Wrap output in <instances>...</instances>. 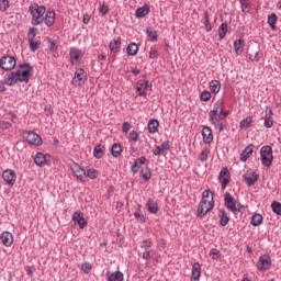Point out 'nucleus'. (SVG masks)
I'll return each instance as SVG.
<instances>
[{"label":"nucleus","instance_id":"f257e3e1","mask_svg":"<svg viewBox=\"0 0 281 281\" xmlns=\"http://www.w3.org/2000/svg\"><path fill=\"white\" fill-rule=\"evenodd\" d=\"M29 10L33 16L31 21L32 25H41V23H45L47 27L54 25L56 21V12L46 11L45 5H38L36 3L31 4Z\"/></svg>","mask_w":281,"mask_h":281},{"label":"nucleus","instance_id":"f03ea898","mask_svg":"<svg viewBox=\"0 0 281 281\" xmlns=\"http://www.w3.org/2000/svg\"><path fill=\"white\" fill-rule=\"evenodd\" d=\"M32 78V65L21 64L18 66L16 71H11L5 75V85L8 87H14L16 82H30Z\"/></svg>","mask_w":281,"mask_h":281},{"label":"nucleus","instance_id":"7ed1b4c3","mask_svg":"<svg viewBox=\"0 0 281 281\" xmlns=\"http://www.w3.org/2000/svg\"><path fill=\"white\" fill-rule=\"evenodd\" d=\"M214 210V196L212 195L211 200H201L198 205L196 216L203 218L209 212Z\"/></svg>","mask_w":281,"mask_h":281},{"label":"nucleus","instance_id":"20e7f679","mask_svg":"<svg viewBox=\"0 0 281 281\" xmlns=\"http://www.w3.org/2000/svg\"><path fill=\"white\" fill-rule=\"evenodd\" d=\"M260 158L262 166L269 168L271 164H273V148L269 145L262 146L260 149Z\"/></svg>","mask_w":281,"mask_h":281},{"label":"nucleus","instance_id":"39448f33","mask_svg":"<svg viewBox=\"0 0 281 281\" xmlns=\"http://www.w3.org/2000/svg\"><path fill=\"white\" fill-rule=\"evenodd\" d=\"M22 137L32 146H43V138H41V135L36 134L34 131L23 132Z\"/></svg>","mask_w":281,"mask_h":281},{"label":"nucleus","instance_id":"423d86ee","mask_svg":"<svg viewBox=\"0 0 281 281\" xmlns=\"http://www.w3.org/2000/svg\"><path fill=\"white\" fill-rule=\"evenodd\" d=\"M224 205L226 210H228L229 212H233V214L235 215H237L238 212H240V209L236 206V198L232 196V193L229 192H226L224 194Z\"/></svg>","mask_w":281,"mask_h":281},{"label":"nucleus","instance_id":"0eeeda50","mask_svg":"<svg viewBox=\"0 0 281 281\" xmlns=\"http://www.w3.org/2000/svg\"><path fill=\"white\" fill-rule=\"evenodd\" d=\"M14 67H16V58L14 56L7 55L0 58V68L3 71H12Z\"/></svg>","mask_w":281,"mask_h":281},{"label":"nucleus","instance_id":"6e6552de","mask_svg":"<svg viewBox=\"0 0 281 281\" xmlns=\"http://www.w3.org/2000/svg\"><path fill=\"white\" fill-rule=\"evenodd\" d=\"M223 111H224L223 100L216 101L213 110H211L209 113L210 122H212V124H214V122H218V117L216 115H218L220 113H223Z\"/></svg>","mask_w":281,"mask_h":281},{"label":"nucleus","instance_id":"1a4fd4ad","mask_svg":"<svg viewBox=\"0 0 281 281\" xmlns=\"http://www.w3.org/2000/svg\"><path fill=\"white\" fill-rule=\"evenodd\" d=\"M257 269L259 271H268V269H271V257H269V255L261 256L257 262Z\"/></svg>","mask_w":281,"mask_h":281},{"label":"nucleus","instance_id":"9d476101","mask_svg":"<svg viewBox=\"0 0 281 281\" xmlns=\"http://www.w3.org/2000/svg\"><path fill=\"white\" fill-rule=\"evenodd\" d=\"M2 179L8 186H14L16 183V172L12 169H5L2 172Z\"/></svg>","mask_w":281,"mask_h":281},{"label":"nucleus","instance_id":"9b49d317","mask_svg":"<svg viewBox=\"0 0 281 281\" xmlns=\"http://www.w3.org/2000/svg\"><path fill=\"white\" fill-rule=\"evenodd\" d=\"M150 85L148 83V80L140 79L136 83V93L139 95V98H146V89H148Z\"/></svg>","mask_w":281,"mask_h":281},{"label":"nucleus","instance_id":"f8f14e48","mask_svg":"<svg viewBox=\"0 0 281 281\" xmlns=\"http://www.w3.org/2000/svg\"><path fill=\"white\" fill-rule=\"evenodd\" d=\"M220 182L222 183V190H225L229 186L231 175L227 168H223L218 175Z\"/></svg>","mask_w":281,"mask_h":281},{"label":"nucleus","instance_id":"ddd939ff","mask_svg":"<svg viewBox=\"0 0 281 281\" xmlns=\"http://www.w3.org/2000/svg\"><path fill=\"white\" fill-rule=\"evenodd\" d=\"M52 156L49 155H44L43 153H37L35 158H34V164L36 166L43 167V166H49V159Z\"/></svg>","mask_w":281,"mask_h":281},{"label":"nucleus","instance_id":"4468645a","mask_svg":"<svg viewBox=\"0 0 281 281\" xmlns=\"http://www.w3.org/2000/svg\"><path fill=\"white\" fill-rule=\"evenodd\" d=\"M72 221L75 223H78L80 229H85V227H87V220H85V213L83 212H80V211H77L74 213L72 215Z\"/></svg>","mask_w":281,"mask_h":281},{"label":"nucleus","instance_id":"2eb2a0df","mask_svg":"<svg viewBox=\"0 0 281 281\" xmlns=\"http://www.w3.org/2000/svg\"><path fill=\"white\" fill-rule=\"evenodd\" d=\"M70 170L71 172H74L75 177H77V179H79L80 181H82L87 176V171L76 162L71 165Z\"/></svg>","mask_w":281,"mask_h":281},{"label":"nucleus","instance_id":"dca6fc26","mask_svg":"<svg viewBox=\"0 0 281 281\" xmlns=\"http://www.w3.org/2000/svg\"><path fill=\"white\" fill-rule=\"evenodd\" d=\"M0 240L2 245H4V247H12V245L14 244V236L10 232H3L0 235Z\"/></svg>","mask_w":281,"mask_h":281},{"label":"nucleus","instance_id":"f3484780","mask_svg":"<svg viewBox=\"0 0 281 281\" xmlns=\"http://www.w3.org/2000/svg\"><path fill=\"white\" fill-rule=\"evenodd\" d=\"M247 54H248L249 60H256L258 63V60H260V58L258 57L260 54V46L258 45L249 46Z\"/></svg>","mask_w":281,"mask_h":281},{"label":"nucleus","instance_id":"a211bd4d","mask_svg":"<svg viewBox=\"0 0 281 281\" xmlns=\"http://www.w3.org/2000/svg\"><path fill=\"white\" fill-rule=\"evenodd\" d=\"M202 137L204 144H212L214 142V135L212 134V128L205 126L202 128Z\"/></svg>","mask_w":281,"mask_h":281},{"label":"nucleus","instance_id":"6ab92c4d","mask_svg":"<svg viewBox=\"0 0 281 281\" xmlns=\"http://www.w3.org/2000/svg\"><path fill=\"white\" fill-rule=\"evenodd\" d=\"M122 49V37L114 38L110 42V50L112 54H120Z\"/></svg>","mask_w":281,"mask_h":281},{"label":"nucleus","instance_id":"aec40b11","mask_svg":"<svg viewBox=\"0 0 281 281\" xmlns=\"http://www.w3.org/2000/svg\"><path fill=\"white\" fill-rule=\"evenodd\" d=\"M150 13V7L148 4H144L143 7H139L135 11L136 19H144V16H148Z\"/></svg>","mask_w":281,"mask_h":281},{"label":"nucleus","instance_id":"412c9836","mask_svg":"<svg viewBox=\"0 0 281 281\" xmlns=\"http://www.w3.org/2000/svg\"><path fill=\"white\" fill-rule=\"evenodd\" d=\"M105 276L108 281H124V273L121 271H108Z\"/></svg>","mask_w":281,"mask_h":281},{"label":"nucleus","instance_id":"4be33fe9","mask_svg":"<svg viewBox=\"0 0 281 281\" xmlns=\"http://www.w3.org/2000/svg\"><path fill=\"white\" fill-rule=\"evenodd\" d=\"M69 56H70L71 64L78 65V63H80V57L82 56V52H80L77 48H71Z\"/></svg>","mask_w":281,"mask_h":281},{"label":"nucleus","instance_id":"5701e85b","mask_svg":"<svg viewBox=\"0 0 281 281\" xmlns=\"http://www.w3.org/2000/svg\"><path fill=\"white\" fill-rule=\"evenodd\" d=\"M254 144L248 145L240 155V161H247V159L254 155Z\"/></svg>","mask_w":281,"mask_h":281},{"label":"nucleus","instance_id":"b1692460","mask_svg":"<svg viewBox=\"0 0 281 281\" xmlns=\"http://www.w3.org/2000/svg\"><path fill=\"white\" fill-rule=\"evenodd\" d=\"M191 278L194 281H199L201 278V265L199 262L193 263L192 271H191Z\"/></svg>","mask_w":281,"mask_h":281},{"label":"nucleus","instance_id":"393cba45","mask_svg":"<svg viewBox=\"0 0 281 281\" xmlns=\"http://www.w3.org/2000/svg\"><path fill=\"white\" fill-rule=\"evenodd\" d=\"M234 49H235L236 56H240L245 49V40L239 38V40L235 41Z\"/></svg>","mask_w":281,"mask_h":281},{"label":"nucleus","instance_id":"a878e982","mask_svg":"<svg viewBox=\"0 0 281 281\" xmlns=\"http://www.w3.org/2000/svg\"><path fill=\"white\" fill-rule=\"evenodd\" d=\"M146 207L149 214H157L159 212V205L153 199H148L146 202Z\"/></svg>","mask_w":281,"mask_h":281},{"label":"nucleus","instance_id":"bb28decb","mask_svg":"<svg viewBox=\"0 0 281 281\" xmlns=\"http://www.w3.org/2000/svg\"><path fill=\"white\" fill-rule=\"evenodd\" d=\"M218 218H220V225L222 227H226V225L229 223V216L227 215V212H225V210L218 211Z\"/></svg>","mask_w":281,"mask_h":281},{"label":"nucleus","instance_id":"cd10ccee","mask_svg":"<svg viewBox=\"0 0 281 281\" xmlns=\"http://www.w3.org/2000/svg\"><path fill=\"white\" fill-rule=\"evenodd\" d=\"M165 150H170V142L166 140L160 146H157L154 149V155L159 156L161 155Z\"/></svg>","mask_w":281,"mask_h":281},{"label":"nucleus","instance_id":"c85d7f7f","mask_svg":"<svg viewBox=\"0 0 281 281\" xmlns=\"http://www.w3.org/2000/svg\"><path fill=\"white\" fill-rule=\"evenodd\" d=\"M134 218L139 223H146V216L142 212V204H137L136 211L134 212Z\"/></svg>","mask_w":281,"mask_h":281},{"label":"nucleus","instance_id":"c756f323","mask_svg":"<svg viewBox=\"0 0 281 281\" xmlns=\"http://www.w3.org/2000/svg\"><path fill=\"white\" fill-rule=\"evenodd\" d=\"M244 181H246L247 186H254L256 181H258L259 176L256 172L250 173V176L244 175Z\"/></svg>","mask_w":281,"mask_h":281},{"label":"nucleus","instance_id":"7c9ffc66","mask_svg":"<svg viewBox=\"0 0 281 281\" xmlns=\"http://www.w3.org/2000/svg\"><path fill=\"white\" fill-rule=\"evenodd\" d=\"M272 115H273V111L271 109H269L268 113L265 116L263 125L266 126V128H272L273 127V117H271Z\"/></svg>","mask_w":281,"mask_h":281},{"label":"nucleus","instance_id":"2f4dec72","mask_svg":"<svg viewBox=\"0 0 281 281\" xmlns=\"http://www.w3.org/2000/svg\"><path fill=\"white\" fill-rule=\"evenodd\" d=\"M147 128L151 134L157 133L159 131V121H157V119L150 120L147 124Z\"/></svg>","mask_w":281,"mask_h":281},{"label":"nucleus","instance_id":"473e14b6","mask_svg":"<svg viewBox=\"0 0 281 281\" xmlns=\"http://www.w3.org/2000/svg\"><path fill=\"white\" fill-rule=\"evenodd\" d=\"M137 52H139V46L136 43L127 45L126 53L128 56H137Z\"/></svg>","mask_w":281,"mask_h":281},{"label":"nucleus","instance_id":"72a5a7b5","mask_svg":"<svg viewBox=\"0 0 281 281\" xmlns=\"http://www.w3.org/2000/svg\"><path fill=\"white\" fill-rule=\"evenodd\" d=\"M112 157H120L122 155V145L120 143H114L111 148Z\"/></svg>","mask_w":281,"mask_h":281},{"label":"nucleus","instance_id":"f704fd0d","mask_svg":"<svg viewBox=\"0 0 281 281\" xmlns=\"http://www.w3.org/2000/svg\"><path fill=\"white\" fill-rule=\"evenodd\" d=\"M93 156L95 159H102V157H104V146L97 145L93 149Z\"/></svg>","mask_w":281,"mask_h":281},{"label":"nucleus","instance_id":"c9c22d12","mask_svg":"<svg viewBox=\"0 0 281 281\" xmlns=\"http://www.w3.org/2000/svg\"><path fill=\"white\" fill-rule=\"evenodd\" d=\"M252 123H254V117L247 116L246 119H244L243 121H240V123H239V128H240L241 131L245 130V128H249Z\"/></svg>","mask_w":281,"mask_h":281},{"label":"nucleus","instance_id":"e433bc0d","mask_svg":"<svg viewBox=\"0 0 281 281\" xmlns=\"http://www.w3.org/2000/svg\"><path fill=\"white\" fill-rule=\"evenodd\" d=\"M250 224L252 225V227H258L262 225V216L260 215V213L252 215Z\"/></svg>","mask_w":281,"mask_h":281},{"label":"nucleus","instance_id":"4c0bfd02","mask_svg":"<svg viewBox=\"0 0 281 281\" xmlns=\"http://www.w3.org/2000/svg\"><path fill=\"white\" fill-rule=\"evenodd\" d=\"M209 87H210V90L213 92V93H218V91H221V81L218 80H212L210 83H209Z\"/></svg>","mask_w":281,"mask_h":281},{"label":"nucleus","instance_id":"58836bf2","mask_svg":"<svg viewBox=\"0 0 281 281\" xmlns=\"http://www.w3.org/2000/svg\"><path fill=\"white\" fill-rule=\"evenodd\" d=\"M276 23H278V15L276 13L268 15V25L271 30H276Z\"/></svg>","mask_w":281,"mask_h":281},{"label":"nucleus","instance_id":"ea45409f","mask_svg":"<svg viewBox=\"0 0 281 281\" xmlns=\"http://www.w3.org/2000/svg\"><path fill=\"white\" fill-rule=\"evenodd\" d=\"M146 34L150 38L151 43H157V40H158L157 31H153L151 27H148L146 30Z\"/></svg>","mask_w":281,"mask_h":281},{"label":"nucleus","instance_id":"a19ab883","mask_svg":"<svg viewBox=\"0 0 281 281\" xmlns=\"http://www.w3.org/2000/svg\"><path fill=\"white\" fill-rule=\"evenodd\" d=\"M77 78L78 82H85V69L78 68L75 72V79Z\"/></svg>","mask_w":281,"mask_h":281},{"label":"nucleus","instance_id":"79ce46f5","mask_svg":"<svg viewBox=\"0 0 281 281\" xmlns=\"http://www.w3.org/2000/svg\"><path fill=\"white\" fill-rule=\"evenodd\" d=\"M227 34V23H222L218 27V36L221 40L225 38Z\"/></svg>","mask_w":281,"mask_h":281},{"label":"nucleus","instance_id":"37998d69","mask_svg":"<svg viewBox=\"0 0 281 281\" xmlns=\"http://www.w3.org/2000/svg\"><path fill=\"white\" fill-rule=\"evenodd\" d=\"M271 207H272V212H274V214H277V216H281V204L280 202H272L271 204Z\"/></svg>","mask_w":281,"mask_h":281},{"label":"nucleus","instance_id":"c03bdc74","mask_svg":"<svg viewBox=\"0 0 281 281\" xmlns=\"http://www.w3.org/2000/svg\"><path fill=\"white\" fill-rule=\"evenodd\" d=\"M209 157H210V149H209V148H204V149L200 153V155H199L200 161H207Z\"/></svg>","mask_w":281,"mask_h":281},{"label":"nucleus","instance_id":"a18cd8bd","mask_svg":"<svg viewBox=\"0 0 281 281\" xmlns=\"http://www.w3.org/2000/svg\"><path fill=\"white\" fill-rule=\"evenodd\" d=\"M29 45L31 52H36L41 47V42L40 41H34V40H29Z\"/></svg>","mask_w":281,"mask_h":281},{"label":"nucleus","instance_id":"49530a36","mask_svg":"<svg viewBox=\"0 0 281 281\" xmlns=\"http://www.w3.org/2000/svg\"><path fill=\"white\" fill-rule=\"evenodd\" d=\"M204 25H205V30L206 32H212V24L210 23V13H207V11L204 12Z\"/></svg>","mask_w":281,"mask_h":281},{"label":"nucleus","instance_id":"de8ad7c7","mask_svg":"<svg viewBox=\"0 0 281 281\" xmlns=\"http://www.w3.org/2000/svg\"><path fill=\"white\" fill-rule=\"evenodd\" d=\"M48 43V49L49 52H58V44L56 43V41H53L52 38L47 40Z\"/></svg>","mask_w":281,"mask_h":281},{"label":"nucleus","instance_id":"09e8293b","mask_svg":"<svg viewBox=\"0 0 281 281\" xmlns=\"http://www.w3.org/2000/svg\"><path fill=\"white\" fill-rule=\"evenodd\" d=\"M36 34H38V29L31 27L27 33L29 41H34V38H36Z\"/></svg>","mask_w":281,"mask_h":281},{"label":"nucleus","instance_id":"8fccbe9b","mask_svg":"<svg viewBox=\"0 0 281 281\" xmlns=\"http://www.w3.org/2000/svg\"><path fill=\"white\" fill-rule=\"evenodd\" d=\"M140 177L144 179V181H150V177H151L150 169L148 168H146L145 170L143 169L140 171Z\"/></svg>","mask_w":281,"mask_h":281},{"label":"nucleus","instance_id":"3c124183","mask_svg":"<svg viewBox=\"0 0 281 281\" xmlns=\"http://www.w3.org/2000/svg\"><path fill=\"white\" fill-rule=\"evenodd\" d=\"M211 98H212V93L210 91H203L200 95V100L202 102H210Z\"/></svg>","mask_w":281,"mask_h":281},{"label":"nucleus","instance_id":"603ef678","mask_svg":"<svg viewBox=\"0 0 281 281\" xmlns=\"http://www.w3.org/2000/svg\"><path fill=\"white\" fill-rule=\"evenodd\" d=\"M153 247V241L145 239L140 244V249H144L145 251H148Z\"/></svg>","mask_w":281,"mask_h":281},{"label":"nucleus","instance_id":"864d4df0","mask_svg":"<svg viewBox=\"0 0 281 281\" xmlns=\"http://www.w3.org/2000/svg\"><path fill=\"white\" fill-rule=\"evenodd\" d=\"M239 3L241 5L243 12H249L250 10L249 0H239Z\"/></svg>","mask_w":281,"mask_h":281},{"label":"nucleus","instance_id":"5fc2aeb1","mask_svg":"<svg viewBox=\"0 0 281 281\" xmlns=\"http://www.w3.org/2000/svg\"><path fill=\"white\" fill-rule=\"evenodd\" d=\"M210 257L212 258V260H218V258H221V251H218V249L213 248L210 251Z\"/></svg>","mask_w":281,"mask_h":281},{"label":"nucleus","instance_id":"6e6d98bb","mask_svg":"<svg viewBox=\"0 0 281 281\" xmlns=\"http://www.w3.org/2000/svg\"><path fill=\"white\" fill-rule=\"evenodd\" d=\"M86 177H89V179H98V170L88 169L86 172Z\"/></svg>","mask_w":281,"mask_h":281},{"label":"nucleus","instance_id":"4d7b16f0","mask_svg":"<svg viewBox=\"0 0 281 281\" xmlns=\"http://www.w3.org/2000/svg\"><path fill=\"white\" fill-rule=\"evenodd\" d=\"M91 269H93V266L88 261L81 266V271H83V273H90Z\"/></svg>","mask_w":281,"mask_h":281},{"label":"nucleus","instance_id":"13d9d810","mask_svg":"<svg viewBox=\"0 0 281 281\" xmlns=\"http://www.w3.org/2000/svg\"><path fill=\"white\" fill-rule=\"evenodd\" d=\"M139 139V134L137 131H132L128 136V142H137Z\"/></svg>","mask_w":281,"mask_h":281},{"label":"nucleus","instance_id":"bf43d9fd","mask_svg":"<svg viewBox=\"0 0 281 281\" xmlns=\"http://www.w3.org/2000/svg\"><path fill=\"white\" fill-rule=\"evenodd\" d=\"M10 8V1L8 0H0V10L1 12H5Z\"/></svg>","mask_w":281,"mask_h":281},{"label":"nucleus","instance_id":"052dcab7","mask_svg":"<svg viewBox=\"0 0 281 281\" xmlns=\"http://www.w3.org/2000/svg\"><path fill=\"white\" fill-rule=\"evenodd\" d=\"M210 194H211V199H212V196H214L212 191L210 189L204 190L202 193V201H207V199H210Z\"/></svg>","mask_w":281,"mask_h":281},{"label":"nucleus","instance_id":"680f3d73","mask_svg":"<svg viewBox=\"0 0 281 281\" xmlns=\"http://www.w3.org/2000/svg\"><path fill=\"white\" fill-rule=\"evenodd\" d=\"M131 128H133V125H131V123H128V122L123 123V125H122L123 133H128L131 131Z\"/></svg>","mask_w":281,"mask_h":281},{"label":"nucleus","instance_id":"e2e57ef3","mask_svg":"<svg viewBox=\"0 0 281 281\" xmlns=\"http://www.w3.org/2000/svg\"><path fill=\"white\" fill-rule=\"evenodd\" d=\"M146 161H147L146 157L142 156V157L137 158L134 162H135L138 167H140V166H144V164H146Z\"/></svg>","mask_w":281,"mask_h":281},{"label":"nucleus","instance_id":"0e129e2a","mask_svg":"<svg viewBox=\"0 0 281 281\" xmlns=\"http://www.w3.org/2000/svg\"><path fill=\"white\" fill-rule=\"evenodd\" d=\"M100 14L104 16V14H109V7L106 4H102L99 9Z\"/></svg>","mask_w":281,"mask_h":281},{"label":"nucleus","instance_id":"69168bd1","mask_svg":"<svg viewBox=\"0 0 281 281\" xmlns=\"http://www.w3.org/2000/svg\"><path fill=\"white\" fill-rule=\"evenodd\" d=\"M227 115H229V112L227 111H222V113L218 114L217 120H225L227 117Z\"/></svg>","mask_w":281,"mask_h":281},{"label":"nucleus","instance_id":"338daca9","mask_svg":"<svg viewBox=\"0 0 281 281\" xmlns=\"http://www.w3.org/2000/svg\"><path fill=\"white\" fill-rule=\"evenodd\" d=\"M143 258L144 260H150V258H153V255H150V250H145V252H143Z\"/></svg>","mask_w":281,"mask_h":281},{"label":"nucleus","instance_id":"774afa93","mask_svg":"<svg viewBox=\"0 0 281 281\" xmlns=\"http://www.w3.org/2000/svg\"><path fill=\"white\" fill-rule=\"evenodd\" d=\"M149 58L155 59L157 58V49L151 48L149 52Z\"/></svg>","mask_w":281,"mask_h":281}]
</instances>
